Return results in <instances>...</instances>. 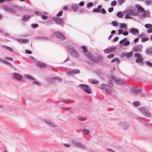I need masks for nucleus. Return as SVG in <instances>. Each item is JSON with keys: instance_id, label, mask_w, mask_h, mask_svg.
<instances>
[{"instance_id": "nucleus-32", "label": "nucleus", "mask_w": 152, "mask_h": 152, "mask_svg": "<svg viewBox=\"0 0 152 152\" xmlns=\"http://www.w3.org/2000/svg\"><path fill=\"white\" fill-rule=\"evenodd\" d=\"M5 48L7 50L10 51H12L13 50V49L11 47L8 46H6Z\"/></svg>"}, {"instance_id": "nucleus-50", "label": "nucleus", "mask_w": 152, "mask_h": 152, "mask_svg": "<svg viewBox=\"0 0 152 152\" xmlns=\"http://www.w3.org/2000/svg\"><path fill=\"white\" fill-rule=\"evenodd\" d=\"M146 64L150 66H152V64L151 62L149 61H147L146 62Z\"/></svg>"}, {"instance_id": "nucleus-56", "label": "nucleus", "mask_w": 152, "mask_h": 152, "mask_svg": "<svg viewBox=\"0 0 152 152\" xmlns=\"http://www.w3.org/2000/svg\"><path fill=\"white\" fill-rule=\"evenodd\" d=\"M36 13L37 15H38L39 16H41L42 15V13L39 12H36Z\"/></svg>"}, {"instance_id": "nucleus-3", "label": "nucleus", "mask_w": 152, "mask_h": 152, "mask_svg": "<svg viewBox=\"0 0 152 152\" xmlns=\"http://www.w3.org/2000/svg\"><path fill=\"white\" fill-rule=\"evenodd\" d=\"M134 56L137 57V59L136 60L137 63H141L143 62V59L142 57V56L141 54L137 53L135 54Z\"/></svg>"}, {"instance_id": "nucleus-53", "label": "nucleus", "mask_w": 152, "mask_h": 152, "mask_svg": "<svg viewBox=\"0 0 152 152\" xmlns=\"http://www.w3.org/2000/svg\"><path fill=\"white\" fill-rule=\"evenodd\" d=\"M102 8V6L101 5H99L98 6L97 8V9L98 10H99V11L100 12V9Z\"/></svg>"}, {"instance_id": "nucleus-44", "label": "nucleus", "mask_w": 152, "mask_h": 152, "mask_svg": "<svg viewBox=\"0 0 152 152\" xmlns=\"http://www.w3.org/2000/svg\"><path fill=\"white\" fill-rule=\"evenodd\" d=\"M148 39L146 37H143L142 39V42H145L148 41Z\"/></svg>"}, {"instance_id": "nucleus-19", "label": "nucleus", "mask_w": 152, "mask_h": 152, "mask_svg": "<svg viewBox=\"0 0 152 152\" xmlns=\"http://www.w3.org/2000/svg\"><path fill=\"white\" fill-rule=\"evenodd\" d=\"M30 18V16L28 15H24L22 19L23 20H26L29 19Z\"/></svg>"}, {"instance_id": "nucleus-6", "label": "nucleus", "mask_w": 152, "mask_h": 152, "mask_svg": "<svg viewBox=\"0 0 152 152\" xmlns=\"http://www.w3.org/2000/svg\"><path fill=\"white\" fill-rule=\"evenodd\" d=\"M37 66L40 68H45L47 66L46 64L41 61H38L36 63Z\"/></svg>"}, {"instance_id": "nucleus-2", "label": "nucleus", "mask_w": 152, "mask_h": 152, "mask_svg": "<svg viewBox=\"0 0 152 152\" xmlns=\"http://www.w3.org/2000/svg\"><path fill=\"white\" fill-rule=\"evenodd\" d=\"M68 51L73 56L75 57H78L79 55L77 52L72 47H69L68 48Z\"/></svg>"}, {"instance_id": "nucleus-36", "label": "nucleus", "mask_w": 152, "mask_h": 152, "mask_svg": "<svg viewBox=\"0 0 152 152\" xmlns=\"http://www.w3.org/2000/svg\"><path fill=\"white\" fill-rule=\"evenodd\" d=\"M124 1L125 0H118V2L119 4L121 5Z\"/></svg>"}, {"instance_id": "nucleus-52", "label": "nucleus", "mask_w": 152, "mask_h": 152, "mask_svg": "<svg viewBox=\"0 0 152 152\" xmlns=\"http://www.w3.org/2000/svg\"><path fill=\"white\" fill-rule=\"evenodd\" d=\"M129 34V33L127 31H124L123 32V34L124 36H126L127 35H128Z\"/></svg>"}, {"instance_id": "nucleus-16", "label": "nucleus", "mask_w": 152, "mask_h": 152, "mask_svg": "<svg viewBox=\"0 0 152 152\" xmlns=\"http://www.w3.org/2000/svg\"><path fill=\"white\" fill-rule=\"evenodd\" d=\"M87 62L89 64H92L96 63L95 62V58H94L91 57V59H90L89 60L87 61Z\"/></svg>"}, {"instance_id": "nucleus-37", "label": "nucleus", "mask_w": 152, "mask_h": 152, "mask_svg": "<svg viewBox=\"0 0 152 152\" xmlns=\"http://www.w3.org/2000/svg\"><path fill=\"white\" fill-rule=\"evenodd\" d=\"M116 4V2L115 1H113L111 3V5L112 6H115Z\"/></svg>"}, {"instance_id": "nucleus-40", "label": "nucleus", "mask_w": 152, "mask_h": 152, "mask_svg": "<svg viewBox=\"0 0 152 152\" xmlns=\"http://www.w3.org/2000/svg\"><path fill=\"white\" fill-rule=\"evenodd\" d=\"M147 51L149 53L152 54V48L148 49Z\"/></svg>"}, {"instance_id": "nucleus-13", "label": "nucleus", "mask_w": 152, "mask_h": 152, "mask_svg": "<svg viewBox=\"0 0 152 152\" xmlns=\"http://www.w3.org/2000/svg\"><path fill=\"white\" fill-rule=\"evenodd\" d=\"M116 49L115 47L105 49L104 51L105 53H107L114 51Z\"/></svg>"}, {"instance_id": "nucleus-1", "label": "nucleus", "mask_w": 152, "mask_h": 152, "mask_svg": "<svg viewBox=\"0 0 152 152\" xmlns=\"http://www.w3.org/2000/svg\"><path fill=\"white\" fill-rule=\"evenodd\" d=\"M3 8L5 10L11 12L15 13L17 11H20L21 10V8L15 6H14L12 7L8 6H5Z\"/></svg>"}, {"instance_id": "nucleus-26", "label": "nucleus", "mask_w": 152, "mask_h": 152, "mask_svg": "<svg viewBox=\"0 0 152 152\" xmlns=\"http://www.w3.org/2000/svg\"><path fill=\"white\" fill-rule=\"evenodd\" d=\"M81 48L83 49V52L85 53L87 52V47L86 46H82Z\"/></svg>"}, {"instance_id": "nucleus-61", "label": "nucleus", "mask_w": 152, "mask_h": 152, "mask_svg": "<svg viewBox=\"0 0 152 152\" xmlns=\"http://www.w3.org/2000/svg\"><path fill=\"white\" fill-rule=\"evenodd\" d=\"M145 3L147 5H149L151 3V2L149 1H148L146 2Z\"/></svg>"}, {"instance_id": "nucleus-62", "label": "nucleus", "mask_w": 152, "mask_h": 152, "mask_svg": "<svg viewBox=\"0 0 152 152\" xmlns=\"http://www.w3.org/2000/svg\"><path fill=\"white\" fill-rule=\"evenodd\" d=\"M118 37H116L114 38L113 40L114 42H116L118 40Z\"/></svg>"}, {"instance_id": "nucleus-33", "label": "nucleus", "mask_w": 152, "mask_h": 152, "mask_svg": "<svg viewBox=\"0 0 152 152\" xmlns=\"http://www.w3.org/2000/svg\"><path fill=\"white\" fill-rule=\"evenodd\" d=\"M82 132H84L85 134H88L89 133V130L86 129H83L82 130Z\"/></svg>"}, {"instance_id": "nucleus-23", "label": "nucleus", "mask_w": 152, "mask_h": 152, "mask_svg": "<svg viewBox=\"0 0 152 152\" xmlns=\"http://www.w3.org/2000/svg\"><path fill=\"white\" fill-rule=\"evenodd\" d=\"M134 51L136 52H140L141 51V49L138 46L134 47L133 48Z\"/></svg>"}, {"instance_id": "nucleus-17", "label": "nucleus", "mask_w": 152, "mask_h": 152, "mask_svg": "<svg viewBox=\"0 0 152 152\" xmlns=\"http://www.w3.org/2000/svg\"><path fill=\"white\" fill-rule=\"evenodd\" d=\"M132 91L133 94L134 95H136L139 93L140 92V91L139 89L137 88L135 89H132Z\"/></svg>"}, {"instance_id": "nucleus-55", "label": "nucleus", "mask_w": 152, "mask_h": 152, "mask_svg": "<svg viewBox=\"0 0 152 152\" xmlns=\"http://www.w3.org/2000/svg\"><path fill=\"white\" fill-rule=\"evenodd\" d=\"M25 52L26 53L28 54H31L32 53V52L31 51L27 50H25Z\"/></svg>"}, {"instance_id": "nucleus-58", "label": "nucleus", "mask_w": 152, "mask_h": 152, "mask_svg": "<svg viewBox=\"0 0 152 152\" xmlns=\"http://www.w3.org/2000/svg\"><path fill=\"white\" fill-rule=\"evenodd\" d=\"M148 32L149 33L152 32V27L150 28V29L148 30Z\"/></svg>"}, {"instance_id": "nucleus-48", "label": "nucleus", "mask_w": 152, "mask_h": 152, "mask_svg": "<svg viewBox=\"0 0 152 152\" xmlns=\"http://www.w3.org/2000/svg\"><path fill=\"white\" fill-rule=\"evenodd\" d=\"M25 77L26 78H27V79H32V77H31L29 75H25Z\"/></svg>"}, {"instance_id": "nucleus-22", "label": "nucleus", "mask_w": 152, "mask_h": 152, "mask_svg": "<svg viewBox=\"0 0 152 152\" xmlns=\"http://www.w3.org/2000/svg\"><path fill=\"white\" fill-rule=\"evenodd\" d=\"M72 8L75 10H76L79 8L77 4H74L72 6Z\"/></svg>"}, {"instance_id": "nucleus-43", "label": "nucleus", "mask_w": 152, "mask_h": 152, "mask_svg": "<svg viewBox=\"0 0 152 152\" xmlns=\"http://www.w3.org/2000/svg\"><path fill=\"white\" fill-rule=\"evenodd\" d=\"M92 83L95 84H96L98 83V82L96 80H94L92 81Z\"/></svg>"}, {"instance_id": "nucleus-8", "label": "nucleus", "mask_w": 152, "mask_h": 152, "mask_svg": "<svg viewBox=\"0 0 152 152\" xmlns=\"http://www.w3.org/2000/svg\"><path fill=\"white\" fill-rule=\"evenodd\" d=\"M129 32L134 35H136L139 33V31L137 29L133 28L130 30Z\"/></svg>"}, {"instance_id": "nucleus-31", "label": "nucleus", "mask_w": 152, "mask_h": 152, "mask_svg": "<svg viewBox=\"0 0 152 152\" xmlns=\"http://www.w3.org/2000/svg\"><path fill=\"white\" fill-rule=\"evenodd\" d=\"M113 25L115 26H118V23L115 21H113L112 22Z\"/></svg>"}, {"instance_id": "nucleus-42", "label": "nucleus", "mask_w": 152, "mask_h": 152, "mask_svg": "<svg viewBox=\"0 0 152 152\" xmlns=\"http://www.w3.org/2000/svg\"><path fill=\"white\" fill-rule=\"evenodd\" d=\"M41 17L44 20L48 18V17L46 15H42Z\"/></svg>"}, {"instance_id": "nucleus-7", "label": "nucleus", "mask_w": 152, "mask_h": 152, "mask_svg": "<svg viewBox=\"0 0 152 152\" xmlns=\"http://www.w3.org/2000/svg\"><path fill=\"white\" fill-rule=\"evenodd\" d=\"M54 35L58 37V38H61L62 39H66L65 37L62 34L58 33L56 32L54 33Z\"/></svg>"}, {"instance_id": "nucleus-20", "label": "nucleus", "mask_w": 152, "mask_h": 152, "mask_svg": "<svg viewBox=\"0 0 152 152\" xmlns=\"http://www.w3.org/2000/svg\"><path fill=\"white\" fill-rule=\"evenodd\" d=\"M17 40L20 42H23L24 43H26L27 42L28 40V39H17Z\"/></svg>"}, {"instance_id": "nucleus-35", "label": "nucleus", "mask_w": 152, "mask_h": 152, "mask_svg": "<svg viewBox=\"0 0 152 152\" xmlns=\"http://www.w3.org/2000/svg\"><path fill=\"white\" fill-rule=\"evenodd\" d=\"M114 56V54H112L111 55H108L107 56V58H113Z\"/></svg>"}, {"instance_id": "nucleus-39", "label": "nucleus", "mask_w": 152, "mask_h": 152, "mask_svg": "<svg viewBox=\"0 0 152 152\" xmlns=\"http://www.w3.org/2000/svg\"><path fill=\"white\" fill-rule=\"evenodd\" d=\"M32 27L33 28H36L38 26V25L37 24H34L31 25Z\"/></svg>"}, {"instance_id": "nucleus-12", "label": "nucleus", "mask_w": 152, "mask_h": 152, "mask_svg": "<svg viewBox=\"0 0 152 152\" xmlns=\"http://www.w3.org/2000/svg\"><path fill=\"white\" fill-rule=\"evenodd\" d=\"M53 20L55 22L60 24L62 23L63 22V20L60 18H53Z\"/></svg>"}, {"instance_id": "nucleus-57", "label": "nucleus", "mask_w": 152, "mask_h": 152, "mask_svg": "<svg viewBox=\"0 0 152 152\" xmlns=\"http://www.w3.org/2000/svg\"><path fill=\"white\" fill-rule=\"evenodd\" d=\"M113 7H110L108 11L109 12H111L113 11Z\"/></svg>"}, {"instance_id": "nucleus-18", "label": "nucleus", "mask_w": 152, "mask_h": 152, "mask_svg": "<svg viewBox=\"0 0 152 152\" xmlns=\"http://www.w3.org/2000/svg\"><path fill=\"white\" fill-rule=\"evenodd\" d=\"M136 7L137 8V10L139 12L142 13L145 11L143 8L137 5L136 6Z\"/></svg>"}, {"instance_id": "nucleus-5", "label": "nucleus", "mask_w": 152, "mask_h": 152, "mask_svg": "<svg viewBox=\"0 0 152 152\" xmlns=\"http://www.w3.org/2000/svg\"><path fill=\"white\" fill-rule=\"evenodd\" d=\"M133 53L132 52H130L127 53H123L122 54L121 56L122 57H125L129 58L132 56Z\"/></svg>"}, {"instance_id": "nucleus-49", "label": "nucleus", "mask_w": 152, "mask_h": 152, "mask_svg": "<svg viewBox=\"0 0 152 152\" xmlns=\"http://www.w3.org/2000/svg\"><path fill=\"white\" fill-rule=\"evenodd\" d=\"M125 18L126 19L132 18V17H131L129 15H126L125 16Z\"/></svg>"}, {"instance_id": "nucleus-38", "label": "nucleus", "mask_w": 152, "mask_h": 152, "mask_svg": "<svg viewBox=\"0 0 152 152\" xmlns=\"http://www.w3.org/2000/svg\"><path fill=\"white\" fill-rule=\"evenodd\" d=\"M115 61H117L118 62H119V60L118 58H115V59H114L113 60H112L111 61V62H115Z\"/></svg>"}, {"instance_id": "nucleus-14", "label": "nucleus", "mask_w": 152, "mask_h": 152, "mask_svg": "<svg viewBox=\"0 0 152 152\" xmlns=\"http://www.w3.org/2000/svg\"><path fill=\"white\" fill-rule=\"evenodd\" d=\"M72 143L74 144V146L78 148H82V145L80 143H78L76 141L73 140H72Z\"/></svg>"}, {"instance_id": "nucleus-30", "label": "nucleus", "mask_w": 152, "mask_h": 152, "mask_svg": "<svg viewBox=\"0 0 152 152\" xmlns=\"http://www.w3.org/2000/svg\"><path fill=\"white\" fill-rule=\"evenodd\" d=\"M145 26L147 28H150L152 27V25L150 24H146L145 25Z\"/></svg>"}, {"instance_id": "nucleus-54", "label": "nucleus", "mask_w": 152, "mask_h": 152, "mask_svg": "<svg viewBox=\"0 0 152 152\" xmlns=\"http://www.w3.org/2000/svg\"><path fill=\"white\" fill-rule=\"evenodd\" d=\"M102 8V6L101 5H99L98 6L97 8V9L98 10H99V11L100 12V9Z\"/></svg>"}, {"instance_id": "nucleus-60", "label": "nucleus", "mask_w": 152, "mask_h": 152, "mask_svg": "<svg viewBox=\"0 0 152 152\" xmlns=\"http://www.w3.org/2000/svg\"><path fill=\"white\" fill-rule=\"evenodd\" d=\"M79 5L81 6H83L84 5V3L83 2H81L79 3Z\"/></svg>"}, {"instance_id": "nucleus-28", "label": "nucleus", "mask_w": 152, "mask_h": 152, "mask_svg": "<svg viewBox=\"0 0 152 152\" xmlns=\"http://www.w3.org/2000/svg\"><path fill=\"white\" fill-rule=\"evenodd\" d=\"M122 80L121 79H118L117 78V79L115 80V82H116L118 84H121L122 83Z\"/></svg>"}, {"instance_id": "nucleus-34", "label": "nucleus", "mask_w": 152, "mask_h": 152, "mask_svg": "<svg viewBox=\"0 0 152 152\" xmlns=\"http://www.w3.org/2000/svg\"><path fill=\"white\" fill-rule=\"evenodd\" d=\"M134 105L136 106H139V103L138 101H135L133 103Z\"/></svg>"}, {"instance_id": "nucleus-4", "label": "nucleus", "mask_w": 152, "mask_h": 152, "mask_svg": "<svg viewBox=\"0 0 152 152\" xmlns=\"http://www.w3.org/2000/svg\"><path fill=\"white\" fill-rule=\"evenodd\" d=\"M110 87L107 84H104L101 86V88L102 89H105L108 94H110Z\"/></svg>"}, {"instance_id": "nucleus-27", "label": "nucleus", "mask_w": 152, "mask_h": 152, "mask_svg": "<svg viewBox=\"0 0 152 152\" xmlns=\"http://www.w3.org/2000/svg\"><path fill=\"white\" fill-rule=\"evenodd\" d=\"M85 54L89 58V59H91V57H92V56L91 54L87 52L86 53H85Z\"/></svg>"}, {"instance_id": "nucleus-29", "label": "nucleus", "mask_w": 152, "mask_h": 152, "mask_svg": "<svg viewBox=\"0 0 152 152\" xmlns=\"http://www.w3.org/2000/svg\"><path fill=\"white\" fill-rule=\"evenodd\" d=\"M84 91L88 94H90L91 93V90L89 88L88 86L86 89H85V90Z\"/></svg>"}, {"instance_id": "nucleus-64", "label": "nucleus", "mask_w": 152, "mask_h": 152, "mask_svg": "<svg viewBox=\"0 0 152 152\" xmlns=\"http://www.w3.org/2000/svg\"><path fill=\"white\" fill-rule=\"evenodd\" d=\"M47 123L49 124H51V125H52V124L51 122V121L50 120H48L47 121Z\"/></svg>"}, {"instance_id": "nucleus-63", "label": "nucleus", "mask_w": 152, "mask_h": 152, "mask_svg": "<svg viewBox=\"0 0 152 152\" xmlns=\"http://www.w3.org/2000/svg\"><path fill=\"white\" fill-rule=\"evenodd\" d=\"M111 78L113 80H114L115 81V80H116L117 79L114 76H111Z\"/></svg>"}, {"instance_id": "nucleus-25", "label": "nucleus", "mask_w": 152, "mask_h": 152, "mask_svg": "<svg viewBox=\"0 0 152 152\" xmlns=\"http://www.w3.org/2000/svg\"><path fill=\"white\" fill-rule=\"evenodd\" d=\"M117 16L119 18H122L124 15L123 13L121 12H118L117 14Z\"/></svg>"}, {"instance_id": "nucleus-24", "label": "nucleus", "mask_w": 152, "mask_h": 152, "mask_svg": "<svg viewBox=\"0 0 152 152\" xmlns=\"http://www.w3.org/2000/svg\"><path fill=\"white\" fill-rule=\"evenodd\" d=\"M79 86L80 87H81L84 91L85 90V89H86L88 87V86H87L83 84H80V85H79Z\"/></svg>"}, {"instance_id": "nucleus-59", "label": "nucleus", "mask_w": 152, "mask_h": 152, "mask_svg": "<svg viewBox=\"0 0 152 152\" xmlns=\"http://www.w3.org/2000/svg\"><path fill=\"white\" fill-rule=\"evenodd\" d=\"M139 38L137 37L134 39V42L135 43H136L139 41Z\"/></svg>"}, {"instance_id": "nucleus-21", "label": "nucleus", "mask_w": 152, "mask_h": 152, "mask_svg": "<svg viewBox=\"0 0 152 152\" xmlns=\"http://www.w3.org/2000/svg\"><path fill=\"white\" fill-rule=\"evenodd\" d=\"M119 25H120V26H119V27L120 28H125L126 29L127 28V27L126 25H125L124 23H120L119 24Z\"/></svg>"}, {"instance_id": "nucleus-10", "label": "nucleus", "mask_w": 152, "mask_h": 152, "mask_svg": "<svg viewBox=\"0 0 152 152\" xmlns=\"http://www.w3.org/2000/svg\"><path fill=\"white\" fill-rule=\"evenodd\" d=\"M126 39H124L120 41V44H123L124 42V45L125 46L128 45L130 43V42L129 41H126Z\"/></svg>"}, {"instance_id": "nucleus-15", "label": "nucleus", "mask_w": 152, "mask_h": 152, "mask_svg": "<svg viewBox=\"0 0 152 152\" xmlns=\"http://www.w3.org/2000/svg\"><path fill=\"white\" fill-rule=\"evenodd\" d=\"M96 63L102 61L103 60V57L101 56H99L95 58Z\"/></svg>"}, {"instance_id": "nucleus-9", "label": "nucleus", "mask_w": 152, "mask_h": 152, "mask_svg": "<svg viewBox=\"0 0 152 152\" xmlns=\"http://www.w3.org/2000/svg\"><path fill=\"white\" fill-rule=\"evenodd\" d=\"M80 72V71L79 70H73L68 71V73L69 75H73L75 74L79 73Z\"/></svg>"}, {"instance_id": "nucleus-11", "label": "nucleus", "mask_w": 152, "mask_h": 152, "mask_svg": "<svg viewBox=\"0 0 152 152\" xmlns=\"http://www.w3.org/2000/svg\"><path fill=\"white\" fill-rule=\"evenodd\" d=\"M13 77L14 78L18 80H21L22 78L21 75L18 73H14L13 74Z\"/></svg>"}, {"instance_id": "nucleus-41", "label": "nucleus", "mask_w": 152, "mask_h": 152, "mask_svg": "<svg viewBox=\"0 0 152 152\" xmlns=\"http://www.w3.org/2000/svg\"><path fill=\"white\" fill-rule=\"evenodd\" d=\"M63 14V12L62 11H61L60 12L58 13L57 14V16L58 17H60Z\"/></svg>"}, {"instance_id": "nucleus-46", "label": "nucleus", "mask_w": 152, "mask_h": 152, "mask_svg": "<svg viewBox=\"0 0 152 152\" xmlns=\"http://www.w3.org/2000/svg\"><path fill=\"white\" fill-rule=\"evenodd\" d=\"M93 12H100L99 11V10L97 9V8H94L93 10Z\"/></svg>"}, {"instance_id": "nucleus-45", "label": "nucleus", "mask_w": 152, "mask_h": 152, "mask_svg": "<svg viewBox=\"0 0 152 152\" xmlns=\"http://www.w3.org/2000/svg\"><path fill=\"white\" fill-rule=\"evenodd\" d=\"M93 4L92 3H89L87 4V6L88 7H91L93 6Z\"/></svg>"}, {"instance_id": "nucleus-51", "label": "nucleus", "mask_w": 152, "mask_h": 152, "mask_svg": "<svg viewBox=\"0 0 152 152\" xmlns=\"http://www.w3.org/2000/svg\"><path fill=\"white\" fill-rule=\"evenodd\" d=\"M101 12H102V13L103 14H106V12L104 8L102 9L101 10Z\"/></svg>"}, {"instance_id": "nucleus-47", "label": "nucleus", "mask_w": 152, "mask_h": 152, "mask_svg": "<svg viewBox=\"0 0 152 152\" xmlns=\"http://www.w3.org/2000/svg\"><path fill=\"white\" fill-rule=\"evenodd\" d=\"M118 34L120 35L122 33L123 34V30L121 29H119L118 30Z\"/></svg>"}]
</instances>
